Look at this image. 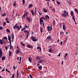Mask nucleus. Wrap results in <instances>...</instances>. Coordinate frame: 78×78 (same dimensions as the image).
I'll return each instance as SVG.
<instances>
[{
  "label": "nucleus",
  "mask_w": 78,
  "mask_h": 78,
  "mask_svg": "<svg viewBox=\"0 0 78 78\" xmlns=\"http://www.w3.org/2000/svg\"><path fill=\"white\" fill-rule=\"evenodd\" d=\"M25 28H29V27H28L27 26L26 24L25 25Z\"/></svg>",
  "instance_id": "5fc2aeb1"
},
{
  "label": "nucleus",
  "mask_w": 78,
  "mask_h": 78,
  "mask_svg": "<svg viewBox=\"0 0 78 78\" xmlns=\"http://www.w3.org/2000/svg\"><path fill=\"white\" fill-rule=\"evenodd\" d=\"M14 29H18V30H20V28H19V26L17 25H15L13 27Z\"/></svg>",
  "instance_id": "0eeeda50"
},
{
  "label": "nucleus",
  "mask_w": 78,
  "mask_h": 78,
  "mask_svg": "<svg viewBox=\"0 0 78 78\" xmlns=\"http://www.w3.org/2000/svg\"><path fill=\"white\" fill-rule=\"evenodd\" d=\"M28 59L30 62L32 61V58H31V57H29Z\"/></svg>",
  "instance_id": "9b49d317"
},
{
  "label": "nucleus",
  "mask_w": 78,
  "mask_h": 78,
  "mask_svg": "<svg viewBox=\"0 0 78 78\" xmlns=\"http://www.w3.org/2000/svg\"><path fill=\"white\" fill-rule=\"evenodd\" d=\"M16 2H13V6H16Z\"/></svg>",
  "instance_id": "f704fd0d"
},
{
  "label": "nucleus",
  "mask_w": 78,
  "mask_h": 78,
  "mask_svg": "<svg viewBox=\"0 0 78 78\" xmlns=\"http://www.w3.org/2000/svg\"><path fill=\"white\" fill-rule=\"evenodd\" d=\"M52 11H54V12H56V10H55V9H52Z\"/></svg>",
  "instance_id": "3c124183"
},
{
  "label": "nucleus",
  "mask_w": 78,
  "mask_h": 78,
  "mask_svg": "<svg viewBox=\"0 0 78 78\" xmlns=\"http://www.w3.org/2000/svg\"><path fill=\"white\" fill-rule=\"evenodd\" d=\"M40 22H44V20L41 18H40Z\"/></svg>",
  "instance_id": "6ab92c4d"
},
{
  "label": "nucleus",
  "mask_w": 78,
  "mask_h": 78,
  "mask_svg": "<svg viewBox=\"0 0 78 78\" xmlns=\"http://www.w3.org/2000/svg\"><path fill=\"white\" fill-rule=\"evenodd\" d=\"M21 59H22V57H20V62H21Z\"/></svg>",
  "instance_id": "0e129e2a"
},
{
  "label": "nucleus",
  "mask_w": 78,
  "mask_h": 78,
  "mask_svg": "<svg viewBox=\"0 0 78 78\" xmlns=\"http://www.w3.org/2000/svg\"><path fill=\"white\" fill-rule=\"evenodd\" d=\"M6 30V31L8 32V33H10V30H9V29H7Z\"/></svg>",
  "instance_id": "2f4dec72"
},
{
  "label": "nucleus",
  "mask_w": 78,
  "mask_h": 78,
  "mask_svg": "<svg viewBox=\"0 0 78 78\" xmlns=\"http://www.w3.org/2000/svg\"><path fill=\"white\" fill-rule=\"evenodd\" d=\"M16 54H17L19 53H20V48H18L16 50Z\"/></svg>",
  "instance_id": "1a4fd4ad"
},
{
  "label": "nucleus",
  "mask_w": 78,
  "mask_h": 78,
  "mask_svg": "<svg viewBox=\"0 0 78 78\" xmlns=\"http://www.w3.org/2000/svg\"><path fill=\"white\" fill-rule=\"evenodd\" d=\"M48 28V31H51V30H53V28H52V26L51 25L50 26H50H48L47 27Z\"/></svg>",
  "instance_id": "20e7f679"
},
{
  "label": "nucleus",
  "mask_w": 78,
  "mask_h": 78,
  "mask_svg": "<svg viewBox=\"0 0 78 78\" xmlns=\"http://www.w3.org/2000/svg\"><path fill=\"white\" fill-rule=\"evenodd\" d=\"M4 39H6V40H7L8 41V39H7V38L6 37H4L3 38Z\"/></svg>",
  "instance_id": "ea45409f"
},
{
  "label": "nucleus",
  "mask_w": 78,
  "mask_h": 78,
  "mask_svg": "<svg viewBox=\"0 0 78 78\" xmlns=\"http://www.w3.org/2000/svg\"><path fill=\"white\" fill-rule=\"evenodd\" d=\"M70 14L72 17V19H73V20H75V16L73 15V11H71V12Z\"/></svg>",
  "instance_id": "7ed1b4c3"
},
{
  "label": "nucleus",
  "mask_w": 78,
  "mask_h": 78,
  "mask_svg": "<svg viewBox=\"0 0 78 78\" xmlns=\"http://www.w3.org/2000/svg\"><path fill=\"white\" fill-rule=\"evenodd\" d=\"M22 18L23 19L25 18V15H23V16H22Z\"/></svg>",
  "instance_id": "72a5a7b5"
},
{
  "label": "nucleus",
  "mask_w": 78,
  "mask_h": 78,
  "mask_svg": "<svg viewBox=\"0 0 78 78\" xmlns=\"http://www.w3.org/2000/svg\"><path fill=\"white\" fill-rule=\"evenodd\" d=\"M11 39L10 40V48L12 49V50H13V46H12L11 45Z\"/></svg>",
  "instance_id": "dca6fc26"
},
{
  "label": "nucleus",
  "mask_w": 78,
  "mask_h": 78,
  "mask_svg": "<svg viewBox=\"0 0 78 78\" xmlns=\"http://www.w3.org/2000/svg\"><path fill=\"white\" fill-rule=\"evenodd\" d=\"M27 47L28 48H30V46L29 45H27Z\"/></svg>",
  "instance_id": "09e8293b"
},
{
  "label": "nucleus",
  "mask_w": 78,
  "mask_h": 78,
  "mask_svg": "<svg viewBox=\"0 0 78 78\" xmlns=\"http://www.w3.org/2000/svg\"><path fill=\"white\" fill-rule=\"evenodd\" d=\"M47 39H48L49 40H50L51 39V36H48L47 37Z\"/></svg>",
  "instance_id": "f8f14e48"
},
{
  "label": "nucleus",
  "mask_w": 78,
  "mask_h": 78,
  "mask_svg": "<svg viewBox=\"0 0 78 78\" xmlns=\"http://www.w3.org/2000/svg\"><path fill=\"white\" fill-rule=\"evenodd\" d=\"M33 47L31 45H30V48H33Z\"/></svg>",
  "instance_id": "e2e57ef3"
},
{
  "label": "nucleus",
  "mask_w": 78,
  "mask_h": 78,
  "mask_svg": "<svg viewBox=\"0 0 78 78\" xmlns=\"http://www.w3.org/2000/svg\"><path fill=\"white\" fill-rule=\"evenodd\" d=\"M44 60H41L39 61L38 62L39 63H41V62H44Z\"/></svg>",
  "instance_id": "aec40b11"
},
{
  "label": "nucleus",
  "mask_w": 78,
  "mask_h": 78,
  "mask_svg": "<svg viewBox=\"0 0 78 78\" xmlns=\"http://www.w3.org/2000/svg\"><path fill=\"white\" fill-rule=\"evenodd\" d=\"M3 30V27L2 26L0 27V30Z\"/></svg>",
  "instance_id": "79ce46f5"
},
{
  "label": "nucleus",
  "mask_w": 78,
  "mask_h": 78,
  "mask_svg": "<svg viewBox=\"0 0 78 78\" xmlns=\"http://www.w3.org/2000/svg\"><path fill=\"white\" fill-rule=\"evenodd\" d=\"M68 3L69 5H71V2L70 1L68 2Z\"/></svg>",
  "instance_id": "bf43d9fd"
},
{
  "label": "nucleus",
  "mask_w": 78,
  "mask_h": 78,
  "mask_svg": "<svg viewBox=\"0 0 78 78\" xmlns=\"http://www.w3.org/2000/svg\"><path fill=\"white\" fill-rule=\"evenodd\" d=\"M27 15H28V13L27 12L26 13L24 14V16H27Z\"/></svg>",
  "instance_id": "c03bdc74"
},
{
  "label": "nucleus",
  "mask_w": 78,
  "mask_h": 78,
  "mask_svg": "<svg viewBox=\"0 0 78 78\" xmlns=\"http://www.w3.org/2000/svg\"><path fill=\"white\" fill-rule=\"evenodd\" d=\"M32 41H34V42H36V41H37V40L36 39H34Z\"/></svg>",
  "instance_id": "4c0bfd02"
},
{
  "label": "nucleus",
  "mask_w": 78,
  "mask_h": 78,
  "mask_svg": "<svg viewBox=\"0 0 78 78\" xmlns=\"http://www.w3.org/2000/svg\"><path fill=\"white\" fill-rule=\"evenodd\" d=\"M64 32L62 31V32H60V35H62V34H64Z\"/></svg>",
  "instance_id": "e433bc0d"
},
{
  "label": "nucleus",
  "mask_w": 78,
  "mask_h": 78,
  "mask_svg": "<svg viewBox=\"0 0 78 78\" xmlns=\"http://www.w3.org/2000/svg\"><path fill=\"white\" fill-rule=\"evenodd\" d=\"M2 16H3V17H4V16H6V14L4 12V14H2Z\"/></svg>",
  "instance_id": "b1692460"
},
{
  "label": "nucleus",
  "mask_w": 78,
  "mask_h": 78,
  "mask_svg": "<svg viewBox=\"0 0 78 78\" xmlns=\"http://www.w3.org/2000/svg\"><path fill=\"white\" fill-rule=\"evenodd\" d=\"M5 57H2V61H4V60H5Z\"/></svg>",
  "instance_id": "4be33fe9"
},
{
  "label": "nucleus",
  "mask_w": 78,
  "mask_h": 78,
  "mask_svg": "<svg viewBox=\"0 0 78 78\" xmlns=\"http://www.w3.org/2000/svg\"><path fill=\"white\" fill-rule=\"evenodd\" d=\"M20 44H21L23 45V46H25V44L23 43H22V42H21L20 43Z\"/></svg>",
  "instance_id": "7c9ffc66"
},
{
  "label": "nucleus",
  "mask_w": 78,
  "mask_h": 78,
  "mask_svg": "<svg viewBox=\"0 0 78 78\" xmlns=\"http://www.w3.org/2000/svg\"><path fill=\"white\" fill-rule=\"evenodd\" d=\"M41 48L39 46L37 47V49H40Z\"/></svg>",
  "instance_id": "13d9d810"
},
{
  "label": "nucleus",
  "mask_w": 78,
  "mask_h": 78,
  "mask_svg": "<svg viewBox=\"0 0 78 78\" xmlns=\"http://www.w3.org/2000/svg\"><path fill=\"white\" fill-rule=\"evenodd\" d=\"M5 25H6V22H4L3 26H5Z\"/></svg>",
  "instance_id": "8fccbe9b"
},
{
  "label": "nucleus",
  "mask_w": 78,
  "mask_h": 78,
  "mask_svg": "<svg viewBox=\"0 0 78 78\" xmlns=\"http://www.w3.org/2000/svg\"><path fill=\"white\" fill-rule=\"evenodd\" d=\"M22 2L23 5H25V0H23Z\"/></svg>",
  "instance_id": "c9c22d12"
},
{
  "label": "nucleus",
  "mask_w": 78,
  "mask_h": 78,
  "mask_svg": "<svg viewBox=\"0 0 78 78\" xmlns=\"http://www.w3.org/2000/svg\"><path fill=\"white\" fill-rule=\"evenodd\" d=\"M29 76H30L31 78H33V76L31 74L29 75Z\"/></svg>",
  "instance_id": "49530a36"
},
{
  "label": "nucleus",
  "mask_w": 78,
  "mask_h": 78,
  "mask_svg": "<svg viewBox=\"0 0 78 78\" xmlns=\"http://www.w3.org/2000/svg\"><path fill=\"white\" fill-rule=\"evenodd\" d=\"M17 59L18 61L19 60V57H17Z\"/></svg>",
  "instance_id": "4d7b16f0"
},
{
  "label": "nucleus",
  "mask_w": 78,
  "mask_h": 78,
  "mask_svg": "<svg viewBox=\"0 0 78 78\" xmlns=\"http://www.w3.org/2000/svg\"><path fill=\"white\" fill-rule=\"evenodd\" d=\"M75 12H78V10L76 9H75Z\"/></svg>",
  "instance_id": "58836bf2"
},
{
  "label": "nucleus",
  "mask_w": 78,
  "mask_h": 78,
  "mask_svg": "<svg viewBox=\"0 0 78 78\" xmlns=\"http://www.w3.org/2000/svg\"><path fill=\"white\" fill-rule=\"evenodd\" d=\"M26 19L27 20L29 23H30V22H31V18L30 17H27Z\"/></svg>",
  "instance_id": "39448f33"
},
{
  "label": "nucleus",
  "mask_w": 78,
  "mask_h": 78,
  "mask_svg": "<svg viewBox=\"0 0 78 78\" xmlns=\"http://www.w3.org/2000/svg\"><path fill=\"white\" fill-rule=\"evenodd\" d=\"M65 56H67V53H66Z\"/></svg>",
  "instance_id": "69168bd1"
},
{
  "label": "nucleus",
  "mask_w": 78,
  "mask_h": 78,
  "mask_svg": "<svg viewBox=\"0 0 78 78\" xmlns=\"http://www.w3.org/2000/svg\"><path fill=\"white\" fill-rule=\"evenodd\" d=\"M3 52L2 51V49H0V58H1L3 56V54H2Z\"/></svg>",
  "instance_id": "6e6552de"
},
{
  "label": "nucleus",
  "mask_w": 78,
  "mask_h": 78,
  "mask_svg": "<svg viewBox=\"0 0 78 78\" xmlns=\"http://www.w3.org/2000/svg\"><path fill=\"white\" fill-rule=\"evenodd\" d=\"M41 19H43V20H45V18L44 17H41Z\"/></svg>",
  "instance_id": "6e6d98bb"
},
{
  "label": "nucleus",
  "mask_w": 78,
  "mask_h": 78,
  "mask_svg": "<svg viewBox=\"0 0 78 78\" xmlns=\"http://www.w3.org/2000/svg\"><path fill=\"white\" fill-rule=\"evenodd\" d=\"M62 41H61V42H60L61 45H62Z\"/></svg>",
  "instance_id": "052dcab7"
},
{
  "label": "nucleus",
  "mask_w": 78,
  "mask_h": 78,
  "mask_svg": "<svg viewBox=\"0 0 78 78\" xmlns=\"http://www.w3.org/2000/svg\"><path fill=\"white\" fill-rule=\"evenodd\" d=\"M11 78H14V74H13L12 75V76L11 77Z\"/></svg>",
  "instance_id": "37998d69"
},
{
  "label": "nucleus",
  "mask_w": 78,
  "mask_h": 78,
  "mask_svg": "<svg viewBox=\"0 0 78 78\" xmlns=\"http://www.w3.org/2000/svg\"><path fill=\"white\" fill-rule=\"evenodd\" d=\"M36 59L38 60H41V58L39 56H37L36 57Z\"/></svg>",
  "instance_id": "ddd939ff"
},
{
  "label": "nucleus",
  "mask_w": 78,
  "mask_h": 78,
  "mask_svg": "<svg viewBox=\"0 0 78 78\" xmlns=\"http://www.w3.org/2000/svg\"><path fill=\"white\" fill-rule=\"evenodd\" d=\"M19 70H18L17 71V74H16V78H19Z\"/></svg>",
  "instance_id": "9d476101"
},
{
  "label": "nucleus",
  "mask_w": 78,
  "mask_h": 78,
  "mask_svg": "<svg viewBox=\"0 0 78 78\" xmlns=\"http://www.w3.org/2000/svg\"><path fill=\"white\" fill-rule=\"evenodd\" d=\"M43 31V29L42 28V27H41L40 31H41V33H42Z\"/></svg>",
  "instance_id": "a878e982"
},
{
  "label": "nucleus",
  "mask_w": 78,
  "mask_h": 78,
  "mask_svg": "<svg viewBox=\"0 0 78 78\" xmlns=\"http://www.w3.org/2000/svg\"><path fill=\"white\" fill-rule=\"evenodd\" d=\"M61 15L64 17H66V16H69V13H68V12H67L66 14H65L64 13H63Z\"/></svg>",
  "instance_id": "423d86ee"
},
{
  "label": "nucleus",
  "mask_w": 78,
  "mask_h": 78,
  "mask_svg": "<svg viewBox=\"0 0 78 78\" xmlns=\"http://www.w3.org/2000/svg\"><path fill=\"white\" fill-rule=\"evenodd\" d=\"M11 36H12V39H14V34H12L11 35Z\"/></svg>",
  "instance_id": "393cba45"
},
{
  "label": "nucleus",
  "mask_w": 78,
  "mask_h": 78,
  "mask_svg": "<svg viewBox=\"0 0 78 78\" xmlns=\"http://www.w3.org/2000/svg\"><path fill=\"white\" fill-rule=\"evenodd\" d=\"M57 42H59V40L58 39L57 41Z\"/></svg>",
  "instance_id": "338daca9"
},
{
  "label": "nucleus",
  "mask_w": 78,
  "mask_h": 78,
  "mask_svg": "<svg viewBox=\"0 0 78 78\" xmlns=\"http://www.w3.org/2000/svg\"><path fill=\"white\" fill-rule=\"evenodd\" d=\"M33 6L32 4H30L28 5L29 8H31V7H32Z\"/></svg>",
  "instance_id": "412c9836"
},
{
  "label": "nucleus",
  "mask_w": 78,
  "mask_h": 78,
  "mask_svg": "<svg viewBox=\"0 0 78 78\" xmlns=\"http://www.w3.org/2000/svg\"><path fill=\"white\" fill-rule=\"evenodd\" d=\"M66 26L65 25H63V30H66Z\"/></svg>",
  "instance_id": "a211bd4d"
},
{
  "label": "nucleus",
  "mask_w": 78,
  "mask_h": 78,
  "mask_svg": "<svg viewBox=\"0 0 78 78\" xmlns=\"http://www.w3.org/2000/svg\"><path fill=\"white\" fill-rule=\"evenodd\" d=\"M31 39L33 40V39H36V37H31Z\"/></svg>",
  "instance_id": "c756f323"
},
{
  "label": "nucleus",
  "mask_w": 78,
  "mask_h": 78,
  "mask_svg": "<svg viewBox=\"0 0 78 78\" xmlns=\"http://www.w3.org/2000/svg\"><path fill=\"white\" fill-rule=\"evenodd\" d=\"M30 31H29L28 30H26L24 31V33H26V38H28V36H29V34H30Z\"/></svg>",
  "instance_id": "f257e3e1"
},
{
  "label": "nucleus",
  "mask_w": 78,
  "mask_h": 78,
  "mask_svg": "<svg viewBox=\"0 0 78 78\" xmlns=\"http://www.w3.org/2000/svg\"><path fill=\"white\" fill-rule=\"evenodd\" d=\"M43 11L44 12H47V10H46L45 8H43Z\"/></svg>",
  "instance_id": "f3484780"
},
{
  "label": "nucleus",
  "mask_w": 78,
  "mask_h": 78,
  "mask_svg": "<svg viewBox=\"0 0 78 78\" xmlns=\"http://www.w3.org/2000/svg\"><path fill=\"white\" fill-rule=\"evenodd\" d=\"M56 24V22H55V20H54L53 22V24L54 26H55V25Z\"/></svg>",
  "instance_id": "4468645a"
},
{
  "label": "nucleus",
  "mask_w": 78,
  "mask_h": 78,
  "mask_svg": "<svg viewBox=\"0 0 78 78\" xmlns=\"http://www.w3.org/2000/svg\"><path fill=\"white\" fill-rule=\"evenodd\" d=\"M45 18L46 19H50V17H49V16L48 15H46L45 16Z\"/></svg>",
  "instance_id": "2eb2a0df"
},
{
  "label": "nucleus",
  "mask_w": 78,
  "mask_h": 78,
  "mask_svg": "<svg viewBox=\"0 0 78 78\" xmlns=\"http://www.w3.org/2000/svg\"><path fill=\"white\" fill-rule=\"evenodd\" d=\"M5 48L6 50H8V47L7 46H5Z\"/></svg>",
  "instance_id": "a18cd8bd"
},
{
  "label": "nucleus",
  "mask_w": 78,
  "mask_h": 78,
  "mask_svg": "<svg viewBox=\"0 0 78 78\" xmlns=\"http://www.w3.org/2000/svg\"><path fill=\"white\" fill-rule=\"evenodd\" d=\"M75 55H78V52H76Z\"/></svg>",
  "instance_id": "680f3d73"
},
{
  "label": "nucleus",
  "mask_w": 78,
  "mask_h": 78,
  "mask_svg": "<svg viewBox=\"0 0 78 78\" xmlns=\"http://www.w3.org/2000/svg\"><path fill=\"white\" fill-rule=\"evenodd\" d=\"M8 40L9 41V42H10V36L8 35Z\"/></svg>",
  "instance_id": "a19ab883"
},
{
  "label": "nucleus",
  "mask_w": 78,
  "mask_h": 78,
  "mask_svg": "<svg viewBox=\"0 0 78 78\" xmlns=\"http://www.w3.org/2000/svg\"><path fill=\"white\" fill-rule=\"evenodd\" d=\"M31 12L32 13V14L33 15V16H34V12H33V10H31Z\"/></svg>",
  "instance_id": "c85d7f7f"
},
{
  "label": "nucleus",
  "mask_w": 78,
  "mask_h": 78,
  "mask_svg": "<svg viewBox=\"0 0 78 78\" xmlns=\"http://www.w3.org/2000/svg\"><path fill=\"white\" fill-rule=\"evenodd\" d=\"M63 12L64 13V14H66V13H67V12H66V11L65 10L63 11Z\"/></svg>",
  "instance_id": "de8ad7c7"
},
{
  "label": "nucleus",
  "mask_w": 78,
  "mask_h": 78,
  "mask_svg": "<svg viewBox=\"0 0 78 78\" xmlns=\"http://www.w3.org/2000/svg\"><path fill=\"white\" fill-rule=\"evenodd\" d=\"M26 30V28H25V27H24V28H23L21 29V31H24V30Z\"/></svg>",
  "instance_id": "bb28decb"
},
{
  "label": "nucleus",
  "mask_w": 78,
  "mask_h": 78,
  "mask_svg": "<svg viewBox=\"0 0 78 78\" xmlns=\"http://www.w3.org/2000/svg\"><path fill=\"white\" fill-rule=\"evenodd\" d=\"M5 71V67L3 68V69L2 70L1 72H4Z\"/></svg>",
  "instance_id": "603ef678"
},
{
  "label": "nucleus",
  "mask_w": 78,
  "mask_h": 78,
  "mask_svg": "<svg viewBox=\"0 0 78 78\" xmlns=\"http://www.w3.org/2000/svg\"><path fill=\"white\" fill-rule=\"evenodd\" d=\"M0 44L1 45H3V44H6V42L3 40V39L2 40L0 39Z\"/></svg>",
  "instance_id": "f03ea898"
},
{
  "label": "nucleus",
  "mask_w": 78,
  "mask_h": 78,
  "mask_svg": "<svg viewBox=\"0 0 78 78\" xmlns=\"http://www.w3.org/2000/svg\"><path fill=\"white\" fill-rule=\"evenodd\" d=\"M48 51L50 52V53H52L51 52V49H48Z\"/></svg>",
  "instance_id": "473e14b6"
},
{
  "label": "nucleus",
  "mask_w": 78,
  "mask_h": 78,
  "mask_svg": "<svg viewBox=\"0 0 78 78\" xmlns=\"http://www.w3.org/2000/svg\"><path fill=\"white\" fill-rule=\"evenodd\" d=\"M56 3L57 4H58V6H59V5H60V4H61V2H59V1H56Z\"/></svg>",
  "instance_id": "5701e85b"
},
{
  "label": "nucleus",
  "mask_w": 78,
  "mask_h": 78,
  "mask_svg": "<svg viewBox=\"0 0 78 78\" xmlns=\"http://www.w3.org/2000/svg\"><path fill=\"white\" fill-rule=\"evenodd\" d=\"M7 23H9V21L8 20L7 21Z\"/></svg>",
  "instance_id": "774afa93"
},
{
  "label": "nucleus",
  "mask_w": 78,
  "mask_h": 78,
  "mask_svg": "<svg viewBox=\"0 0 78 78\" xmlns=\"http://www.w3.org/2000/svg\"><path fill=\"white\" fill-rule=\"evenodd\" d=\"M40 66H39L38 67V69H40V70H41L42 69V66H41V65H40Z\"/></svg>",
  "instance_id": "cd10ccee"
},
{
  "label": "nucleus",
  "mask_w": 78,
  "mask_h": 78,
  "mask_svg": "<svg viewBox=\"0 0 78 78\" xmlns=\"http://www.w3.org/2000/svg\"><path fill=\"white\" fill-rule=\"evenodd\" d=\"M21 73L22 74V75H23L24 73H23V70L21 71Z\"/></svg>",
  "instance_id": "864d4df0"
}]
</instances>
